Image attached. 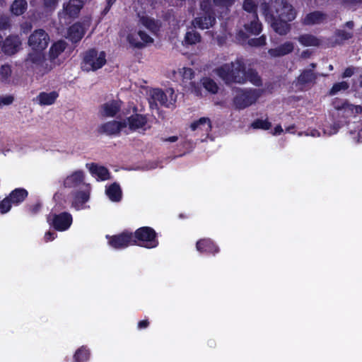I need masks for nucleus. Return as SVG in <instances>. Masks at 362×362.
I'll use <instances>...</instances> for the list:
<instances>
[{"label": "nucleus", "instance_id": "obj_61", "mask_svg": "<svg viewBox=\"0 0 362 362\" xmlns=\"http://www.w3.org/2000/svg\"><path fill=\"white\" fill-rule=\"evenodd\" d=\"M293 127H290L286 129V132H290L291 129H293Z\"/></svg>", "mask_w": 362, "mask_h": 362}, {"label": "nucleus", "instance_id": "obj_26", "mask_svg": "<svg viewBox=\"0 0 362 362\" xmlns=\"http://www.w3.org/2000/svg\"><path fill=\"white\" fill-rule=\"evenodd\" d=\"M59 94L56 91L42 92L36 97L35 101L40 105H51L55 102Z\"/></svg>", "mask_w": 362, "mask_h": 362}, {"label": "nucleus", "instance_id": "obj_39", "mask_svg": "<svg viewBox=\"0 0 362 362\" xmlns=\"http://www.w3.org/2000/svg\"><path fill=\"white\" fill-rule=\"evenodd\" d=\"M11 75V69L8 65H4L0 68V82L7 83Z\"/></svg>", "mask_w": 362, "mask_h": 362}, {"label": "nucleus", "instance_id": "obj_64", "mask_svg": "<svg viewBox=\"0 0 362 362\" xmlns=\"http://www.w3.org/2000/svg\"><path fill=\"white\" fill-rule=\"evenodd\" d=\"M360 87L362 88V80L360 81Z\"/></svg>", "mask_w": 362, "mask_h": 362}, {"label": "nucleus", "instance_id": "obj_45", "mask_svg": "<svg viewBox=\"0 0 362 362\" xmlns=\"http://www.w3.org/2000/svg\"><path fill=\"white\" fill-rule=\"evenodd\" d=\"M14 101V97L12 95H0V109L4 106L11 105Z\"/></svg>", "mask_w": 362, "mask_h": 362}, {"label": "nucleus", "instance_id": "obj_47", "mask_svg": "<svg viewBox=\"0 0 362 362\" xmlns=\"http://www.w3.org/2000/svg\"><path fill=\"white\" fill-rule=\"evenodd\" d=\"M339 129V126L337 124H334L330 127H327L324 128V134L328 136H331L337 132Z\"/></svg>", "mask_w": 362, "mask_h": 362}, {"label": "nucleus", "instance_id": "obj_32", "mask_svg": "<svg viewBox=\"0 0 362 362\" xmlns=\"http://www.w3.org/2000/svg\"><path fill=\"white\" fill-rule=\"evenodd\" d=\"M28 196V192L23 188L13 190L8 197L13 204L17 205L22 202Z\"/></svg>", "mask_w": 362, "mask_h": 362}, {"label": "nucleus", "instance_id": "obj_34", "mask_svg": "<svg viewBox=\"0 0 362 362\" xmlns=\"http://www.w3.org/2000/svg\"><path fill=\"white\" fill-rule=\"evenodd\" d=\"M27 8V2L25 0H15L11 6V12L19 16L23 14Z\"/></svg>", "mask_w": 362, "mask_h": 362}, {"label": "nucleus", "instance_id": "obj_20", "mask_svg": "<svg viewBox=\"0 0 362 362\" xmlns=\"http://www.w3.org/2000/svg\"><path fill=\"white\" fill-rule=\"evenodd\" d=\"M83 172L81 170H76L65 178L64 185L65 187L69 188L77 187L83 183Z\"/></svg>", "mask_w": 362, "mask_h": 362}, {"label": "nucleus", "instance_id": "obj_31", "mask_svg": "<svg viewBox=\"0 0 362 362\" xmlns=\"http://www.w3.org/2000/svg\"><path fill=\"white\" fill-rule=\"evenodd\" d=\"M89 199V190L86 189L85 191L77 193L74 198L72 206L76 209H83V205Z\"/></svg>", "mask_w": 362, "mask_h": 362}, {"label": "nucleus", "instance_id": "obj_42", "mask_svg": "<svg viewBox=\"0 0 362 362\" xmlns=\"http://www.w3.org/2000/svg\"><path fill=\"white\" fill-rule=\"evenodd\" d=\"M187 91L193 93L196 96L201 97L203 95L201 88L194 82H191L189 86L185 87Z\"/></svg>", "mask_w": 362, "mask_h": 362}, {"label": "nucleus", "instance_id": "obj_21", "mask_svg": "<svg viewBox=\"0 0 362 362\" xmlns=\"http://www.w3.org/2000/svg\"><path fill=\"white\" fill-rule=\"evenodd\" d=\"M193 131H198L208 134L211 130V122L209 117H201L190 125Z\"/></svg>", "mask_w": 362, "mask_h": 362}, {"label": "nucleus", "instance_id": "obj_15", "mask_svg": "<svg viewBox=\"0 0 362 362\" xmlns=\"http://www.w3.org/2000/svg\"><path fill=\"white\" fill-rule=\"evenodd\" d=\"M126 120L127 128L126 134H129V132L143 130L146 131L150 129V126L148 124V119L146 116L140 114H135L129 117Z\"/></svg>", "mask_w": 362, "mask_h": 362}, {"label": "nucleus", "instance_id": "obj_49", "mask_svg": "<svg viewBox=\"0 0 362 362\" xmlns=\"http://www.w3.org/2000/svg\"><path fill=\"white\" fill-rule=\"evenodd\" d=\"M57 3L58 0H44V5L45 8L49 10L54 9Z\"/></svg>", "mask_w": 362, "mask_h": 362}, {"label": "nucleus", "instance_id": "obj_28", "mask_svg": "<svg viewBox=\"0 0 362 362\" xmlns=\"http://www.w3.org/2000/svg\"><path fill=\"white\" fill-rule=\"evenodd\" d=\"M197 250L202 252H218V248L209 239H203L197 243Z\"/></svg>", "mask_w": 362, "mask_h": 362}, {"label": "nucleus", "instance_id": "obj_36", "mask_svg": "<svg viewBox=\"0 0 362 362\" xmlns=\"http://www.w3.org/2000/svg\"><path fill=\"white\" fill-rule=\"evenodd\" d=\"M201 83L202 86L206 89V90L211 93H216L218 90V87L216 82L209 78H202Z\"/></svg>", "mask_w": 362, "mask_h": 362}, {"label": "nucleus", "instance_id": "obj_50", "mask_svg": "<svg viewBox=\"0 0 362 362\" xmlns=\"http://www.w3.org/2000/svg\"><path fill=\"white\" fill-rule=\"evenodd\" d=\"M9 25V19L7 16L0 18V29H6Z\"/></svg>", "mask_w": 362, "mask_h": 362}, {"label": "nucleus", "instance_id": "obj_55", "mask_svg": "<svg viewBox=\"0 0 362 362\" xmlns=\"http://www.w3.org/2000/svg\"><path fill=\"white\" fill-rule=\"evenodd\" d=\"M40 204H35V205H33L30 207V211L33 214H35L40 210Z\"/></svg>", "mask_w": 362, "mask_h": 362}, {"label": "nucleus", "instance_id": "obj_9", "mask_svg": "<svg viewBox=\"0 0 362 362\" xmlns=\"http://www.w3.org/2000/svg\"><path fill=\"white\" fill-rule=\"evenodd\" d=\"M83 4V1L81 0H69L64 3L62 11L59 13L60 20L64 19L66 21L78 17Z\"/></svg>", "mask_w": 362, "mask_h": 362}, {"label": "nucleus", "instance_id": "obj_4", "mask_svg": "<svg viewBox=\"0 0 362 362\" xmlns=\"http://www.w3.org/2000/svg\"><path fill=\"white\" fill-rule=\"evenodd\" d=\"M147 94L151 109H158V105L171 108L177 101V95L171 88L164 91L159 88H151L148 90Z\"/></svg>", "mask_w": 362, "mask_h": 362}, {"label": "nucleus", "instance_id": "obj_24", "mask_svg": "<svg viewBox=\"0 0 362 362\" xmlns=\"http://www.w3.org/2000/svg\"><path fill=\"white\" fill-rule=\"evenodd\" d=\"M327 19V15L321 11H314L305 16L303 19V24L312 25L320 24L325 22Z\"/></svg>", "mask_w": 362, "mask_h": 362}, {"label": "nucleus", "instance_id": "obj_58", "mask_svg": "<svg viewBox=\"0 0 362 362\" xmlns=\"http://www.w3.org/2000/svg\"><path fill=\"white\" fill-rule=\"evenodd\" d=\"M177 139H178V137L177 136H170V137L165 139V141L173 143V142L177 141Z\"/></svg>", "mask_w": 362, "mask_h": 362}, {"label": "nucleus", "instance_id": "obj_59", "mask_svg": "<svg viewBox=\"0 0 362 362\" xmlns=\"http://www.w3.org/2000/svg\"><path fill=\"white\" fill-rule=\"evenodd\" d=\"M117 0H106L108 9Z\"/></svg>", "mask_w": 362, "mask_h": 362}, {"label": "nucleus", "instance_id": "obj_10", "mask_svg": "<svg viewBox=\"0 0 362 362\" xmlns=\"http://www.w3.org/2000/svg\"><path fill=\"white\" fill-rule=\"evenodd\" d=\"M90 23L91 19L88 17L84 18L81 23H74L69 28L67 38L72 42L80 41L83 37L86 30L90 27Z\"/></svg>", "mask_w": 362, "mask_h": 362}, {"label": "nucleus", "instance_id": "obj_6", "mask_svg": "<svg viewBox=\"0 0 362 362\" xmlns=\"http://www.w3.org/2000/svg\"><path fill=\"white\" fill-rule=\"evenodd\" d=\"M261 95L260 90H240L234 98V105L238 109H245L255 103Z\"/></svg>", "mask_w": 362, "mask_h": 362}, {"label": "nucleus", "instance_id": "obj_22", "mask_svg": "<svg viewBox=\"0 0 362 362\" xmlns=\"http://www.w3.org/2000/svg\"><path fill=\"white\" fill-rule=\"evenodd\" d=\"M66 43L63 40H59L54 43L49 49L50 63L52 68L55 66L54 60L64 51ZM47 64H48L47 62ZM50 66V64H47Z\"/></svg>", "mask_w": 362, "mask_h": 362}, {"label": "nucleus", "instance_id": "obj_43", "mask_svg": "<svg viewBox=\"0 0 362 362\" xmlns=\"http://www.w3.org/2000/svg\"><path fill=\"white\" fill-rule=\"evenodd\" d=\"M252 127L254 129H262L267 130L271 127V123L267 119H257L252 124Z\"/></svg>", "mask_w": 362, "mask_h": 362}, {"label": "nucleus", "instance_id": "obj_30", "mask_svg": "<svg viewBox=\"0 0 362 362\" xmlns=\"http://www.w3.org/2000/svg\"><path fill=\"white\" fill-rule=\"evenodd\" d=\"M108 198L112 202H119L122 199V190L119 185L113 183L105 190Z\"/></svg>", "mask_w": 362, "mask_h": 362}, {"label": "nucleus", "instance_id": "obj_3", "mask_svg": "<svg viewBox=\"0 0 362 362\" xmlns=\"http://www.w3.org/2000/svg\"><path fill=\"white\" fill-rule=\"evenodd\" d=\"M215 72L226 83H244L249 81L257 86L262 84V81L258 74L252 69L245 71L244 64L241 60L225 64L217 68Z\"/></svg>", "mask_w": 362, "mask_h": 362}, {"label": "nucleus", "instance_id": "obj_2", "mask_svg": "<svg viewBox=\"0 0 362 362\" xmlns=\"http://www.w3.org/2000/svg\"><path fill=\"white\" fill-rule=\"evenodd\" d=\"M49 42V36L42 29L35 30L28 38V45L32 52L29 53L26 61L33 64L34 68L42 74L52 69V66L47 65L44 54Z\"/></svg>", "mask_w": 362, "mask_h": 362}, {"label": "nucleus", "instance_id": "obj_48", "mask_svg": "<svg viewBox=\"0 0 362 362\" xmlns=\"http://www.w3.org/2000/svg\"><path fill=\"white\" fill-rule=\"evenodd\" d=\"M235 0H214L215 5L223 7H229L232 6Z\"/></svg>", "mask_w": 362, "mask_h": 362}, {"label": "nucleus", "instance_id": "obj_8", "mask_svg": "<svg viewBox=\"0 0 362 362\" xmlns=\"http://www.w3.org/2000/svg\"><path fill=\"white\" fill-rule=\"evenodd\" d=\"M134 238L139 242V245L147 248L156 247L158 243L156 238V232L150 227H141L136 230Z\"/></svg>", "mask_w": 362, "mask_h": 362}, {"label": "nucleus", "instance_id": "obj_25", "mask_svg": "<svg viewBox=\"0 0 362 362\" xmlns=\"http://www.w3.org/2000/svg\"><path fill=\"white\" fill-rule=\"evenodd\" d=\"M139 23L147 28L149 31L153 33H156L159 30L160 25L158 21L147 15H141L139 13Z\"/></svg>", "mask_w": 362, "mask_h": 362}, {"label": "nucleus", "instance_id": "obj_38", "mask_svg": "<svg viewBox=\"0 0 362 362\" xmlns=\"http://www.w3.org/2000/svg\"><path fill=\"white\" fill-rule=\"evenodd\" d=\"M74 362H84L89 358V351L85 347L78 349L74 354Z\"/></svg>", "mask_w": 362, "mask_h": 362}, {"label": "nucleus", "instance_id": "obj_7", "mask_svg": "<svg viewBox=\"0 0 362 362\" xmlns=\"http://www.w3.org/2000/svg\"><path fill=\"white\" fill-rule=\"evenodd\" d=\"M243 7L245 11L251 13L250 23H245L244 25L245 30L250 34L258 35L262 30V25L256 14L257 5L252 0H245Z\"/></svg>", "mask_w": 362, "mask_h": 362}, {"label": "nucleus", "instance_id": "obj_5", "mask_svg": "<svg viewBox=\"0 0 362 362\" xmlns=\"http://www.w3.org/2000/svg\"><path fill=\"white\" fill-rule=\"evenodd\" d=\"M106 62V53L103 50L93 48L84 52L81 67L86 72L95 71L101 69Z\"/></svg>", "mask_w": 362, "mask_h": 362}, {"label": "nucleus", "instance_id": "obj_56", "mask_svg": "<svg viewBox=\"0 0 362 362\" xmlns=\"http://www.w3.org/2000/svg\"><path fill=\"white\" fill-rule=\"evenodd\" d=\"M305 135L317 137L320 136V134L317 130H311L309 133H306Z\"/></svg>", "mask_w": 362, "mask_h": 362}, {"label": "nucleus", "instance_id": "obj_12", "mask_svg": "<svg viewBox=\"0 0 362 362\" xmlns=\"http://www.w3.org/2000/svg\"><path fill=\"white\" fill-rule=\"evenodd\" d=\"M127 124L126 120H112L102 124L98 127V132L106 135H117L120 132H127Z\"/></svg>", "mask_w": 362, "mask_h": 362}, {"label": "nucleus", "instance_id": "obj_52", "mask_svg": "<svg viewBox=\"0 0 362 362\" xmlns=\"http://www.w3.org/2000/svg\"><path fill=\"white\" fill-rule=\"evenodd\" d=\"M56 236L57 235L55 233L49 231L45 234L44 239L45 242H49L53 240L56 238Z\"/></svg>", "mask_w": 362, "mask_h": 362}, {"label": "nucleus", "instance_id": "obj_54", "mask_svg": "<svg viewBox=\"0 0 362 362\" xmlns=\"http://www.w3.org/2000/svg\"><path fill=\"white\" fill-rule=\"evenodd\" d=\"M148 325V322L147 320H141L138 323V327L139 329H143L147 327Z\"/></svg>", "mask_w": 362, "mask_h": 362}, {"label": "nucleus", "instance_id": "obj_46", "mask_svg": "<svg viewBox=\"0 0 362 362\" xmlns=\"http://www.w3.org/2000/svg\"><path fill=\"white\" fill-rule=\"evenodd\" d=\"M249 44L255 47L263 46L266 44V37L264 35H262L258 38L252 39L249 41Z\"/></svg>", "mask_w": 362, "mask_h": 362}, {"label": "nucleus", "instance_id": "obj_16", "mask_svg": "<svg viewBox=\"0 0 362 362\" xmlns=\"http://www.w3.org/2000/svg\"><path fill=\"white\" fill-rule=\"evenodd\" d=\"M194 73L191 68L182 67L173 69L168 73V77L175 81H182L183 83L191 80Z\"/></svg>", "mask_w": 362, "mask_h": 362}, {"label": "nucleus", "instance_id": "obj_41", "mask_svg": "<svg viewBox=\"0 0 362 362\" xmlns=\"http://www.w3.org/2000/svg\"><path fill=\"white\" fill-rule=\"evenodd\" d=\"M161 4L160 0H141V4L146 11L149 12Z\"/></svg>", "mask_w": 362, "mask_h": 362}, {"label": "nucleus", "instance_id": "obj_62", "mask_svg": "<svg viewBox=\"0 0 362 362\" xmlns=\"http://www.w3.org/2000/svg\"><path fill=\"white\" fill-rule=\"evenodd\" d=\"M329 69L330 71L333 70V66H332V64H330V65L329 66Z\"/></svg>", "mask_w": 362, "mask_h": 362}, {"label": "nucleus", "instance_id": "obj_51", "mask_svg": "<svg viewBox=\"0 0 362 362\" xmlns=\"http://www.w3.org/2000/svg\"><path fill=\"white\" fill-rule=\"evenodd\" d=\"M337 35L340 38V40H347L349 39L351 37V33L343 31V30H339L337 33Z\"/></svg>", "mask_w": 362, "mask_h": 362}, {"label": "nucleus", "instance_id": "obj_33", "mask_svg": "<svg viewBox=\"0 0 362 362\" xmlns=\"http://www.w3.org/2000/svg\"><path fill=\"white\" fill-rule=\"evenodd\" d=\"M299 42L304 46H318L320 40L312 35H303L298 37Z\"/></svg>", "mask_w": 362, "mask_h": 362}, {"label": "nucleus", "instance_id": "obj_57", "mask_svg": "<svg viewBox=\"0 0 362 362\" xmlns=\"http://www.w3.org/2000/svg\"><path fill=\"white\" fill-rule=\"evenodd\" d=\"M281 132H283V129H282L281 126L277 125L274 129L273 134L278 135V134H280Z\"/></svg>", "mask_w": 362, "mask_h": 362}, {"label": "nucleus", "instance_id": "obj_53", "mask_svg": "<svg viewBox=\"0 0 362 362\" xmlns=\"http://www.w3.org/2000/svg\"><path fill=\"white\" fill-rule=\"evenodd\" d=\"M354 70L352 67H348L344 71L342 76L344 78L351 77L354 74Z\"/></svg>", "mask_w": 362, "mask_h": 362}, {"label": "nucleus", "instance_id": "obj_13", "mask_svg": "<svg viewBox=\"0 0 362 362\" xmlns=\"http://www.w3.org/2000/svg\"><path fill=\"white\" fill-rule=\"evenodd\" d=\"M109 245L117 250L124 249L129 245L136 244V240L134 235L131 233L124 232L110 238Z\"/></svg>", "mask_w": 362, "mask_h": 362}, {"label": "nucleus", "instance_id": "obj_23", "mask_svg": "<svg viewBox=\"0 0 362 362\" xmlns=\"http://www.w3.org/2000/svg\"><path fill=\"white\" fill-rule=\"evenodd\" d=\"M293 49V44L291 42H286L278 47L269 49L268 53L272 57H279L291 53Z\"/></svg>", "mask_w": 362, "mask_h": 362}, {"label": "nucleus", "instance_id": "obj_44", "mask_svg": "<svg viewBox=\"0 0 362 362\" xmlns=\"http://www.w3.org/2000/svg\"><path fill=\"white\" fill-rule=\"evenodd\" d=\"M11 204L12 202L8 197L4 199L0 203V214H4L8 212L11 208Z\"/></svg>", "mask_w": 362, "mask_h": 362}, {"label": "nucleus", "instance_id": "obj_29", "mask_svg": "<svg viewBox=\"0 0 362 362\" xmlns=\"http://www.w3.org/2000/svg\"><path fill=\"white\" fill-rule=\"evenodd\" d=\"M90 171L98 180L103 181L110 179V173L107 169L103 166L93 164L90 168Z\"/></svg>", "mask_w": 362, "mask_h": 362}, {"label": "nucleus", "instance_id": "obj_11", "mask_svg": "<svg viewBox=\"0 0 362 362\" xmlns=\"http://www.w3.org/2000/svg\"><path fill=\"white\" fill-rule=\"evenodd\" d=\"M47 221L56 230L64 231L67 230L71 225L72 216L70 214L64 212L59 215L48 216Z\"/></svg>", "mask_w": 362, "mask_h": 362}, {"label": "nucleus", "instance_id": "obj_27", "mask_svg": "<svg viewBox=\"0 0 362 362\" xmlns=\"http://www.w3.org/2000/svg\"><path fill=\"white\" fill-rule=\"evenodd\" d=\"M215 23V18L211 15L196 18L193 21L194 28L208 29Z\"/></svg>", "mask_w": 362, "mask_h": 362}, {"label": "nucleus", "instance_id": "obj_37", "mask_svg": "<svg viewBox=\"0 0 362 362\" xmlns=\"http://www.w3.org/2000/svg\"><path fill=\"white\" fill-rule=\"evenodd\" d=\"M201 40L200 35L194 30H189L186 33L185 37V43L187 45H194Z\"/></svg>", "mask_w": 362, "mask_h": 362}, {"label": "nucleus", "instance_id": "obj_19", "mask_svg": "<svg viewBox=\"0 0 362 362\" xmlns=\"http://www.w3.org/2000/svg\"><path fill=\"white\" fill-rule=\"evenodd\" d=\"M21 45V40L18 36L8 37L2 45V50L7 54L16 53Z\"/></svg>", "mask_w": 362, "mask_h": 362}, {"label": "nucleus", "instance_id": "obj_18", "mask_svg": "<svg viewBox=\"0 0 362 362\" xmlns=\"http://www.w3.org/2000/svg\"><path fill=\"white\" fill-rule=\"evenodd\" d=\"M120 107V101H109L101 105L99 110V114L103 117H112L119 111Z\"/></svg>", "mask_w": 362, "mask_h": 362}, {"label": "nucleus", "instance_id": "obj_40", "mask_svg": "<svg viewBox=\"0 0 362 362\" xmlns=\"http://www.w3.org/2000/svg\"><path fill=\"white\" fill-rule=\"evenodd\" d=\"M349 85L346 81H341L336 83L333 85L332 88L329 91V94L334 95L341 90H346L349 88Z\"/></svg>", "mask_w": 362, "mask_h": 362}, {"label": "nucleus", "instance_id": "obj_60", "mask_svg": "<svg viewBox=\"0 0 362 362\" xmlns=\"http://www.w3.org/2000/svg\"><path fill=\"white\" fill-rule=\"evenodd\" d=\"M346 25H347L349 27L352 28V27H353V25H354V23H353V22L349 21V22H347V23H346Z\"/></svg>", "mask_w": 362, "mask_h": 362}, {"label": "nucleus", "instance_id": "obj_1", "mask_svg": "<svg viewBox=\"0 0 362 362\" xmlns=\"http://www.w3.org/2000/svg\"><path fill=\"white\" fill-rule=\"evenodd\" d=\"M266 21L279 35H286L290 30L288 22L296 18L292 6L286 0H272L260 6Z\"/></svg>", "mask_w": 362, "mask_h": 362}, {"label": "nucleus", "instance_id": "obj_14", "mask_svg": "<svg viewBox=\"0 0 362 362\" xmlns=\"http://www.w3.org/2000/svg\"><path fill=\"white\" fill-rule=\"evenodd\" d=\"M127 40L132 47L137 48L153 42V38L142 30H130L127 35Z\"/></svg>", "mask_w": 362, "mask_h": 362}, {"label": "nucleus", "instance_id": "obj_17", "mask_svg": "<svg viewBox=\"0 0 362 362\" xmlns=\"http://www.w3.org/2000/svg\"><path fill=\"white\" fill-rule=\"evenodd\" d=\"M334 107L336 110H344L347 116H356L362 112V107L361 105H354L346 101L336 100L334 102Z\"/></svg>", "mask_w": 362, "mask_h": 362}, {"label": "nucleus", "instance_id": "obj_63", "mask_svg": "<svg viewBox=\"0 0 362 362\" xmlns=\"http://www.w3.org/2000/svg\"><path fill=\"white\" fill-rule=\"evenodd\" d=\"M201 6L202 8H204V7H205L206 6L204 5V2H202V4H201Z\"/></svg>", "mask_w": 362, "mask_h": 362}, {"label": "nucleus", "instance_id": "obj_35", "mask_svg": "<svg viewBox=\"0 0 362 362\" xmlns=\"http://www.w3.org/2000/svg\"><path fill=\"white\" fill-rule=\"evenodd\" d=\"M316 76L311 70H305L298 78V83L301 84L308 83L314 81Z\"/></svg>", "mask_w": 362, "mask_h": 362}]
</instances>
